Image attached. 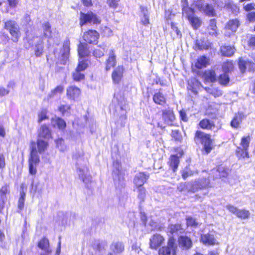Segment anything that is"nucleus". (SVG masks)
<instances>
[{
  "instance_id": "nucleus-1",
  "label": "nucleus",
  "mask_w": 255,
  "mask_h": 255,
  "mask_svg": "<svg viewBox=\"0 0 255 255\" xmlns=\"http://www.w3.org/2000/svg\"><path fill=\"white\" fill-rule=\"evenodd\" d=\"M30 152L28 159V171L29 174L35 175L37 173V166L40 162L38 152L41 153L44 152L48 146V143L43 140L42 138H38L36 140L38 150L35 147V142L30 141Z\"/></svg>"
},
{
  "instance_id": "nucleus-2",
  "label": "nucleus",
  "mask_w": 255,
  "mask_h": 255,
  "mask_svg": "<svg viewBox=\"0 0 255 255\" xmlns=\"http://www.w3.org/2000/svg\"><path fill=\"white\" fill-rule=\"evenodd\" d=\"M194 141L196 143H200L203 145V151L207 154L214 148V139L209 133L196 130L194 133Z\"/></svg>"
},
{
  "instance_id": "nucleus-3",
  "label": "nucleus",
  "mask_w": 255,
  "mask_h": 255,
  "mask_svg": "<svg viewBox=\"0 0 255 255\" xmlns=\"http://www.w3.org/2000/svg\"><path fill=\"white\" fill-rule=\"evenodd\" d=\"M251 135H247L241 137L239 145L235 150V153L239 160H246L251 158L250 147L251 141Z\"/></svg>"
},
{
  "instance_id": "nucleus-4",
  "label": "nucleus",
  "mask_w": 255,
  "mask_h": 255,
  "mask_svg": "<svg viewBox=\"0 0 255 255\" xmlns=\"http://www.w3.org/2000/svg\"><path fill=\"white\" fill-rule=\"evenodd\" d=\"M3 28L9 32L12 42L16 43L21 36V30L18 23L15 20L8 19L4 22Z\"/></svg>"
},
{
  "instance_id": "nucleus-5",
  "label": "nucleus",
  "mask_w": 255,
  "mask_h": 255,
  "mask_svg": "<svg viewBox=\"0 0 255 255\" xmlns=\"http://www.w3.org/2000/svg\"><path fill=\"white\" fill-rule=\"evenodd\" d=\"M79 20V25L81 27L87 23L96 25L100 24L102 21L100 17L92 11H89L86 13L81 11Z\"/></svg>"
},
{
  "instance_id": "nucleus-6",
  "label": "nucleus",
  "mask_w": 255,
  "mask_h": 255,
  "mask_svg": "<svg viewBox=\"0 0 255 255\" xmlns=\"http://www.w3.org/2000/svg\"><path fill=\"white\" fill-rule=\"evenodd\" d=\"M182 15L189 21L194 29H198L201 25L202 20L196 15L195 10L193 8H184Z\"/></svg>"
},
{
  "instance_id": "nucleus-7",
  "label": "nucleus",
  "mask_w": 255,
  "mask_h": 255,
  "mask_svg": "<svg viewBox=\"0 0 255 255\" xmlns=\"http://www.w3.org/2000/svg\"><path fill=\"white\" fill-rule=\"evenodd\" d=\"M177 248L176 240L173 236L168 237L167 244L159 248L158 251V255H171L175 254Z\"/></svg>"
},
{
  "instance_id": "nucleus-8",
  "label": "nucleus",
  "mask_w": 255,
  "mask_h": 255,
  "mask_svg": "<svg viewBox=\"0 0 255 255\" xmlns=\"http://www.w3.org/2000/svg\"><path fill=\"white\" fill-rule=\"evenodd\" d=\"M212 171L213 173H218V176H215L214 180L219 178L222 181L226 182L229 178L231 169L227 165L221 163L213 168Z\"/></svg>"
},
{
  "instance_id": "nucleus-9",
  "label": "nucleus",
  "mask_w": 255,
  "mask_h": 255,
  "mask_svg": "<svg viewBox=\"0 0 255 255\" xmlns=\"http://www.w3.org/2000/svg\"><path fill=\"white\" fill-rule=\"evenodd\" d=\"M252 60H245L242 57H239L238 64L239 69L242 73H245L247 71L254 72L255 71V54L253 55Z\"/></svg>"
},
{
  "instance_id": "nucleus-10",
  "label": "nucleus",
  "mask_w": 255,
  "mask_h": 255,
  "mask_svg": "<svg viewBox=\"0 0 255 255\" xmlns=\"http://www.w3.org/2000/svg\"><path fill=\"white\" fill-rule=\"evenodd\" d=\"M100 37V33L95 29H88L83 33V39L86 43L96 45Z\"/></svg>"
},
{
  "instance_id": "nucleus-11",
  "label": "nucleus",
  "mask_w": 255,
  "mask_h": 255,
  "mask_svg": "<svg viewBox=\"0 0 255 255\" xmlns=\"http://www.w3.org/2000/svg\"><path fill=\"white\" fill-rule=\"evenodd\" d=\"M164 242L165 238L162 235L158 233L154 234L149 239V248L157 250L164 244Z\"/></svg>"
},
{
  "instance_id": "nucleus-12",
  "label": "nucleus",
  "mask_w": 255,
  "mask_h": 255,
  "mask_svg": "<svg viewBox=\"0 0 255 255\" xmlns=\"http://www.w3.org/2000/svg\"><path fill=\"white\" fill-rule=\"evenodd\" d=\"M179 156L176 154H171L170 155L167 164L169 168L172 170L173 172H175L179 167L180 164V158L184 154V152L181 150L179 152Z\"/></svg>"
},
{
  "instance_id": "nucleus-13",
  "label": "nucleus",
  "mask_w": 255,
  "mask_h": 255,
  "mask_svg": "<svg viewBox=\"0 0 255 255\" xmlns=\"http://www.w3.org/2000/svg\"><path fill=\"white\" fill-rule=\"evenodd\" d=\"M125 68L123 65H119L115 68L112 73V79L114 84H119L123 80Z\"/></svg>"
},
{
  "instance_id": "nucleus-14",
  "label": "nucleus",
  "mask_w": 255,
  "mask_h": 255,
  "mask_svg": "<svg viewBox=\"0 0 255 255\" xmlns=\"http://www.w3.org/2000/svg\"><path fill=\"white\" fill-rule=\"evenodd\" d=\"M226 208L230 212L235 214L240 219H246L250 216V213L249 210L244 209H239L237 207L231 205H227Z\"/></svg>"
},
{
  "instance_id": "nucleus-15",
  "label": "nucleus",
  "mask_w": 255,
  "mask_h": 255,
  "mask_svg": "<svg viewBox=\"0 0 255 255\" xmlns=\"http://www.w3.org/2000/svg\"><path fill=\"white\" fill-rule=\"evenodd\" d=\"M198 126L203 130L212 131L215 129H217V130L219 129L212 119L207 118L201 119L199 121Z\"/></svg>"
},
{
  "instance_id": "nucleus-16",
  "label": "nucleus",
  "mask_w": 255,
  "mask_h": 255,
  "mask_svg": "<svg viewBox=\"0 0 255 255\" xmlns=\"http://www.w3.org/2000/svg\"><path fill=\"white\" fill-rule=\"evenodd\" d=\"M37 137L46 140L52 138V131L48 125L46 124L41 125L37 130Z\"/></svg>"
},
{
  "instance_id": "nucleus-17",
  "label": "nucleus",
  "mask_w": 255,
  "mask_h": 255,
  "mask_svg": "<svg viewBox=\"0 0 255 255\" xmlns=\"http://www.w3.org/2000/svg\"><path fill=\"white\" fill-rule=\"evenodd\" d=\"M179 247L183 250H188L193 246L192 239L186 235H181L178 238Z\"/></svg>"
},
{
  "instance_id": "nucleus-18",
  "label": "nucleus",
  "mask_w": 255,
  "mask_h": 255,
  "mask_svg": "<svg viewBox=\"0 0 255 255\" xmlns=\"http://www.w3.org/2000/svg\"><path fill=\"white\" fill-rule=\"evenodd\" d=\"M81 94V90L75 86H70L66 89V96L70 100L75 101Z\"/></svg>"
},
{
  "instance_id": "nucleus-19",
  "label": "nucleus",
  "mask_w": 255,
  "mask_h": 255,
  "mask_svg": "<svg viewBox=\"0 0 255 255\" xmlns=\"http://www.w3.org/2000/svg\"><path fill=\"white\" fill-rule=\"evenodd\" d=\"M197 8L209 17H214L216 15V10L212 4L208 3L205 4H200L197 5Z\"/></svg>"
},
{
  "instance_id": "nucleus-20",
  "label": "nucleus",
  "mask_w": 255,
  "mask_h": 255,
  "mask_svg": "<svg viewBox=\"0 0 255 255\" xmlns=\"http://www.w3.org/2000/svg\"><path fill=\"white\" fill-rule=\"evenodd\" d=\"M149 178V175L146 174L145 172H139L137 175L135 176L133 179V183L136 188H139L146 182Z\"/></svg>"
},
{
  "instance_id": "nucleus-21",
  "label": "nucleus",
  "mask_w": 255,
  "mask_h": 255,
  "mask_svg": "<svg viewBox=\"0 0 255 255\" xmlns=\"http://www.w3.org/2000/svg\"><path fill=\"white\" fill-rule=\"evenodd\" d=\"M205 82L214 83L217 81V75L214 69H208L204 71L201 75Z\"/></svg>"
},
{
  "instance_id": "nucleus-22",
  "label": "nucleus",
  "mask_w": 255,
  "mask_h": 255,
  "mask_svg": "<svg viewBox=\"0 0 255 255\" xmlns=\"http://www.w3.org/2000/svg\"><path fill=\"white\" fill-rule=\"evenodd\" d=\"M212 44L205 38L197 39L195 41V49L200 51L206 50L211 49Z\"/></svg>"
},
{
  "instance_id": "nucleus-23",
  "label": "nucleus",
  "mask_w": 255,
  "mask_h": 255,
  "mask_svg": "<svg viewBox=\"0 0 255 255\" xmlns=\"http://www.w3.org/2000/svg\"><path fill=\"white\" fill-rule=\"evenodd\" d=\"M152 100L156 105L163 106L167 104V98L166 96L162 93L161 89H159L153 94Z\"/></svg>"
},
{
  "instance_id": "nucleus-24",
  "label": "nucleus",
  "mask_w": 255,
  "mask_h": 255,
  "mask_svg": "<svg viewBox=\"0 0 255 255\" xmlns=\"http://www.w3.org/2000/svg\"><path fill=\"white\" fill-rule=\"evenodd\" d=\"M210 64V59L205 55H202L196 59L194 66L196 69L200 70L207 67Z\"/></svg>"
},
{
  "instance_id": "nucleus-25",
  "label": "nucleus",
  "mask_w": 255,
  "mask_h": 255,
  "mask_svg": "<svg viewBox=\"0 0 255 255\" xmlns=\"http://www.w3.org/2000/svg\"><path fill=\"white\" fill-rule=\"evenodd\" d=\"M78 54L81 59L88 57L90 56V51L86 43L80 42L78 45Z\"/></svg>"
},
{
  "instance_id": "nucleus-26",
  "label": "nucleus",
  "mask_w": 255,
  "mask_h": 255,
  "mask_svg": "<svg viewBox=\"0 0 255 255\" xmlns=\"http://www.w3.org/2000/svg\"><path fill=\"white\" fill-rule=\"evenodd\" d=\"M236 49L234 46L224 45L221 46L220 52L222 56L230 57L236 52Z\"/></svg>"
},
{
  "instance_id": "nucleus-27",
  "label": "nucleus",
  "mask_w": 255,
  "mask_h": 255,
  "mask_svg": "<svg viewBox=\"0 0 255 255\" xmlns=\"http://www.w3.org/2000/svg\"><path fill=\"white\" fill-rule=\"evenodd\" d=\"M117 64L116 56L115 54L114 51L111 50L110 52L109 56L107 59L105 63V70L107 71H109L112 68L114 67Z\"/></svg>"
},
{
  "instance_id": "nucleus-28",
  "label": "nucleus",
  "mask_w": 255,
  "mask_h": 255,
  "mask_svg": "<svg viewBox=\"0 0 255 255\" xmlns=\"http://www.w3.org/2000/svg\"><path fill=\"white\" fill-rule=\"evenodd\" d=\"M240 21L237 18L230 19L225 25V29L235 33L240 26Z\"/></svg>"
},
{
  "instance_id": "nucleus-29",
  "label": "nucleus",
  "mask_w": 255,
  "mask_h": 255,
  "mask_svg": "<svg viewBox=\"0 0 255 255\" xmlns=\"http://www.w3.org/2000/svg\"><path fill=\"white\" fill-rule=\"evenodd\" d=\"M162 117L165 122H173L175 119V115L172 109H168L162 111Z\"/></svg>"
},
{
  "instance_id": "nucleus-30",
  "label": "nucleus",
  "mask_w": 255,
  "mask_h": 255,
  "mask_svg": "<svg viewBox=\"0 0 255 255\" xmlns=\"http://www.w3.org/2000/svg\"><path fill=\"white\" fill-rule=\"evenodd\" d=\"M111 247L112 252L115 254H121L125 250V246L123 243L120 241L112 243Z\"/></svg>"
},
{
  "instance_id": "nucleus-31",
  "label": "nucleus",
  "mask_w": 255,
  "mask_h": 255,
  "mask_svg": "<svg viewBox=\"0 0 255 255\" xmlns=\"http://www.w3.org/2000/svg\"><path fill=\"white\" fill-rule=\"evenodd\" d=\"M243 117L244 115L242 113H238L236 114L230 123L231 126L234 128H238L242 121Z\"/></svg>"
},
{
  "instance_id": "nucleus-32",
  "label": "nucleus",
  "mask_w": 255,
  "mask_h": 255,
  "mask_svg": "<svg viewBox=\"0 0 255 255\" xmlns=\"http://www.w3.org/2000/svg\"><path fill=\"white\" fill-rule=\"evenodd\" d=\"M207 28L209 31V34L210 35H215L216 36L218 35L216 19L212 18L210 19Z\"/></svg>"
},
{
  "instance_id": "nucleus-33",
  "label": "nucleus",
  "mask_w": 255,
  "mask_h": 255,
  "mask_svg": "<svg viewBox=\"0 0 255 255\" xmlns=\"http://www.w3.org/2000/svg\"><path fill=\"white\" fill-rule=\"evenodd\" d=\"M222 69L224 72L229 73L234 70V63L232 60H227L222 64Z\"/></svg>"
},
{
  "instance_id": "nucleus-34",
  "label": "nucleus",
  "mask_w": 255,
  "mask_h": 255,
  "mask_svg": "<svg viewBox=\"0 0 255 255\" xmlns=\"http://www.w3.org/2000/svg\"><path fill=\"white\" fill-rule=\"evenodd\" d=\"M201 239L202 242L205 245H214L216 243L214 236L209 233L202 235L201 237Z\"/></svg>"
},
{
  "instance_id": "nucleus-35",
  "label": "nucleus",
  "mask_w": 255,
  "mask_h": 255,
  "mask_svg": "<svg viewBox=\"0 0 255 255\" xmlns=\"http://www.w3.org/2000/svg\"><path fill=\"white\" fill-rule=\"evenodd\" d=\"M52 121L54 122L53 127H57L59 129L64 130L66 128V122L60 117H56L52 118Z\"/></svg>"
},
{
  "instance_id": "nucleus-36",
  "label": "nucleus",
  "mask_w": 255,
  "mask_h": 255,
  "mask_svg": "<svg viewBox=\"0 0 255 255\" xmlns=\"http://www.w3.org/2000/svg\"><path fill=\"white\" fill-rule=\"evenodd\" d=\"M169 233L173 235L178 232L182 233L184 232V229L182 225L180 223H176L174 224H170L168 226Z\"/></svg>"
},
{
  "instance_id": "nucleus-37",
  "label": "nucleus",
  "mask_w": 255,
  "mask_h": 255,
  "mask_svg": "<svg viewBox=\"0 0 255 255\" xmlns=\"http://www.w3.org/2000/svg\"><path fill=\"white\" fill-rule=\"evenodd\" d=\"M83 72V71H80V70L76 68L72 74V77L73 81L75 82H80L84 80L85 79V75Z\"/></svg>"
},
{
  "instance_id": "nucleus-38",
  "label": "nucleus",
  "mask_w": 255,
  "mask_h": 255,
  "mask_svg": "<svg viewBox=\"0 0 255 255\" xmlns=\"http://www.w3.org/2000/svg\"><path fill=\"white\" fill-rule=\"evenodd\" d=\"M106 244L103 242L96 241L92 245L93 249L96 252L100 253L106 250Z\"/></svg>"
},
{
  "instance_id": "nucleus-39",
  "label": "nucleus",
  "mask_w": 255,
  "mask_h": 255,
  "mask_svg": "<svg viewBox=\"0 0 255 255\" xmlns=\"http://www.w3.org/2000/svg\"><path fill=\"white\" fill-rule=\"evenodd\" d=\"M37 246L42 250L46 251L49 248V241L45 237H42L38 242Z\"/></svg>"
},
{
  "instance_id": "nucleus-40",
  "label": "nucleus",
  "mask_w": 255,
  "mask_h": 255,
  "mask_svg": "<svg viewBox=\"0 0 255 255\" xmlns=\"http://www.w3.org/2000/svg\"><path fill=\"white\" fill-rule=\"evenodd\" d=\"M228 73H225L220 74L218 77V82L219 83L223 86H226L228 85L230 82V78L228 74Z\"/></svg>"
},
{
  "instance_id": "nucleus-41",
  "label": "nucleus",
  "mask_w": 255,
  "mask_h": 255,
  "mask_svg": "<svg viewBox=\"0 0 255 255\" xmlns=\"http://www.w3.org/2000/svg\"><path fill=\"white\" fill-rule=\"evenodd\" d=\"M47 114L48 110L46 108L41 109L37 114L38 118L37 120L38 123H41L42 121L48 120L49 117L47 115Z\"/></svg>"
},
{
  "instance_id": "nucleus-42",
  "label": "nucleus",
  "mask_w": 255,
  "mask_h": 255,
  "mask_svg": "<svg viewBox=\"0 0 255 255\" xmlns=\"http://www.w3.org/2000/svg\"><path fill=\"white\" fill-rule=\"evenodd\" d=\"M42 28L44 36L48 37L51 35V25L48 21L45 22L42 24Z\"/></svg>"
},
{
  "instance_id": "nucleus-43",
  "label": "nucleus",
  "mask_w": 255,
  "mask_h": 255,
  "mask_svg": "<svg viewBox=\"0 0 255 255\" xmlns=\"http://www.w3.org/2000/svg\"><path fill=\"white\" fill-rule=\"evenodd\" d=\"M9 185L4 184L0 188V198L7 200L6 195L10 194Z\"/></svg>"
},
{
  "instance_id": "nucleus-44",
  "label": "nucleus",
  "mask_w": 255,
  "mask_h": 255,
  "mask_svg": "<svg viewBox=\"0 0 255 255\" xmlns=\"http://www.w3.org/2000/svg\"><path fill=\"white\" fill-rule=\"evenodd\" d=\"M89 66L88 60L87 59H79L76 67V69L80 70V71H84Z\"/></svg>"
},
{
  "instance_id": "nucleus-45",
  "label": "nucleus",
  "mask_w": 255,
  "mask_h": 255,
  "mask_svg": "<svg viewBox=\"0 0 255 255\" xmlns=\"http://www.w3.org/2000/svg\"><path fill=\"white\" fill-rule=\"evenodd\" d=\"M105 47L98 45L93 51V55L96 58H101L104 55Z\"/></svg>"
},
{
  "instance_id": "nucleus-46",
  "label": "nucleus",
  "mask_w": 255,
  "mask_h": 255,
  "mask_svg": "<svg viewBox=\"0 0 255 255\" xmlns=\"http://www.w3.org/2000/svg\"><path fill=\"white\" fill-rule=\"evenodd\" d=\"M185 220L187 227L196 228L199 225L196 220L191 216L186 217Z\"/></svg>"
},
{
  "instance_id": "nucleus-47",
  "label": "nucleus",
  "mask_w": 255,
  "mask_h": 255,
  "mask_svg": "<svg viewBox=\"0 0 255 255\" xmlns=\"http://www.w3.org/2000/svg\"><path fill=\"white\" fill-rule=\"evenodd\" d=\"M100 32L103 37H109L113 35L112 30L107 26L100 27Z\"/></svg>"
},
{
  "instance_id": "nucleus-48",
  "label": "nucleus",
  "mask_w": 255,
  "mask_h": 255,
  "mask_svg": "<svg viewBox=\"0 0 255 255\" xmlns=\"http://www.w3.org/2000/svg\"><path fill=\"white\" fill-rule=\"evenodd\" d=\"M64 90V88L63 86L61 85H58L51 91L50 94H49V97L51 98L55 96L57 94H61L63 92Z\"/></svg>"
},
{
  "instance_id": "nucleus-49",
  "label": "nucleus",
  "mask_w": 255,
  "mask_h": 255,
  "mask_svg": "<svg viewBox=\"0 0 255 255\" xmlns=\"http://www.w3.org/2000/svg\"><path fill=\"white\" fill-rule=\"evenodd\" d=\"M170 135L172 139L176 142H181L182 140V136L179 130H172Z\"/></svg>"
},
{
  "instance_id": "nucleus-50",
  "label": "nucleus",
  "mask_w": 255,
  "mask_h": 255,
  "mask_svg": "<svg viewBox=\"0 0 255 255\" xmlns=\"http://www.w3.org/2000/svg\"><path fill=\"white\" fill-rule=\"evenodd\" d=\"M34 49V53L36 57H40L44 52V46L41 43H37L35 44Z\"/></svg>"
},
{
  "instance_id": "nucleus-51",
  "label": "nucleus",
  "mask_w": 255,
  "mask_h": 255,
  "mask_svg": "<svg viewBox=\"0 0 255 255\" xmlns=\"http://www.w3.org/2000/svg\"><path fill=\"white\" fill-rule=\"evenodd\" d=\"M25 193L22 191L20 193V197L18 201V208L20 210L23 209L24 206Z\"/></svg>"
},
{
  "instance_id": "nucleus-52",
  "label": "nucleus",
  "mask_w": 255,
  "mask_h": 255,
  "mask_svg": "<svg viewBox=\"0 0 255 255\" xmlns=\"http://www.w3.org/2000/svg\"><path fill=\"white\" fill-rule=\"evenodd\" d=\"M71 110V106L68 104H61L58 107V111L64 115Z\"/></svg>"
},
{
  "instance_id": "nucleus-53",
  "label": "nucleus",
  "mask_w": 255,
  "mask_h": 255,
  "mask_svg": "<svg viewBox=\"0 0 255 255\" xmlns=\"http://www.w3.org/2000/svg\"><path fill=\"white\" fill-rule=\"evenodd\" d=\"M137 189H138V191L137 197L140 200V202H144L145 198L146 190L144 188L142 187Z\"/></svg>"
},
{
  "instance_id": "nucleus-54",
  "label": "nucleus",
  "mask_w": 255,
  "mask_h": 255,
  "mask_svg": "<svg viewBox=\"0 0 255 255\" xmlns=\"http://www.w3.org/2000/svg\"><path fill=\"white\" fill-rule=\"evenodd\" d=\"M246 20L248 23L255 22V11L247 13Z\"/></svg>"
},
{
  "instance_id": "nucleus-55",
  "label": "nucleus",
  "mask_w": 255,
  "mask_h": 255,
  "mask_svg": "<svg viewBox=\"0 0 255 255\" xmlns=\"http://www.w3.org/2000/svg\"><path fill=\"white\" fill-rule=\"evenodd\" d=\"M243 9L245 11L247 12V13L253 11V10L255 9V3L250 2L244 5Z\"/></svg>"
},
{
  "instance_id": "nucleus-56",
  "label": "nucleus",
  "mask_w": 255,
  "mask_h": 255,
  "mask_svg": "<svg viewBox=\"0 0 255 255\" xmlns=\"http://www.w3.org/2000/svg\"><path fill=\"white\" fill-rule=\"evenodd\" d=\"M248 46L252 49L255 50V35H252L247 42Z\"/></svg>"
},
{
  "instance_id": "nucleus-57",
  "label": "nucleus",
  "mask_w": 255,
  "mask_h": 255,
  "mask_svg": "<svg viewBox=\"0 0 255 255\" xmlns=\"http://www.w3.org/2000/svg\"><path fill=\"white\" fill-rule=\"evenodd\" d=\"M210 94L213 95L215 98L220 97L222 95V92L218 88H214L211 90Z\"/></svg>"
},
{
  "instance_id": "nucleus-58",
  "label": "nucleus",
  "mask_w": 255,
  "mask_h": 255,
  "mask_svg": "<svg viewBox=\"0 0 255 255\" xmlns=\"http://www.w3.org/2000/svg\"><path fill=\"white\" fill-rule=\"evenodd\" d=\"M179 118L181 121L184 122H187L188 121V118L187 116L186 111L184 110H181L179 112Z\"/></svg>"
},
{
  "instance_id": "nucleus-59",
  "label": "nucleus",
  "mask_w": 255,
  "mask_h": 255,
  "mask_svg": "<svg viewBox=\"0 0 255 255\" xmlns=\"http://www.w3.org/2000/svg\"><path fill=\"white\" fill-rule=\"evenodd\" d=\"M120 0H107L108 5L113 8H116L119 5Z\"/></svg>"
},
{
  "instance_id": "nucleus-60",
  "label": "nucleus",
  "mask_w": 255,
  "mask_h": 255,
  "mask_svg": "<svg viewBox=\"0 0 255 255\" xmlns=\"http://www.w3.org/2000/svg\"><path fill=\"white\" fill-rule=\"evenodd\" d=\"M141 23L143 25H147L150 23L149 16L146 13H144L142 17L141 18Z\"/></svg>"
},
{
  "instance_id": "nucleus-61",
  "label": "nucleus",
  "mask_w": 255,
  "mask_h": 255,
  "mask_svg": "<svg viewBox=\"0 0 255 255\" xmlns=\"http://www.w3.org/2000/svg\"><path fill=\"white\" fill-rule=\"evenodd\" d=\"M81 2L87 7H90L93 5L92 0H81Z\"/></svg>"
},
{
  "instance_id": "nucleus-62",
  "label": "nucleus",
  "mask_w": 255,
  "mask_h": 255,
  "mask_svg": "<svg viewBox=\"0 0 255 255\" xmlns=\"http://www.w3.org/2000/svg\"><path fill=\"white\" fill-rule=\"evenodd\" d=\"M5 166V158L3 154H0V168H4Z\"/></svg>"
},
{
  "instance_id": "nucleus-63",
  "label": "nucleus",
  "mask_w": 255,
  "mask_h": 255,
  "mask_svg": "<svg viewBox=\"0 0 255 255\" xmlns=\"http://www.w3.org/2000/svg\"><path fill=\"white\" fill-rule=\"evenodd\" d=\"M6 200L0 198V213L3 210Z\"/></svg>"
},
{
  "instance_id": "nucleus-64",
  "label": "nucleus",
  "mask_w": 255,
  "mask_h": 255,
  "mask_svg": "<svg viewBox=\"0 0 255 255\" xmlns=\"http://www.w3.org/2000/svg\"><path fill=\"white\" fill-rule=\"evenodd\" d=\"M8 4L11 7H15L17 4V0H7Z\"/></svg>"
}]
</instances>
